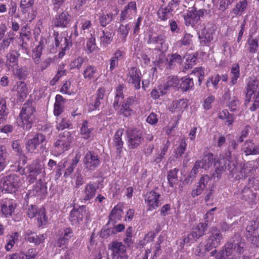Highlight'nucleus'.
Segmentation results:
<instances>
[{"label": "nucleus", "mask_w": 259, "mask_h": 259, "mask_svg": "<svg viewBox=\"0 0 259 259\" xmlns=\"http://www.w3.org/2000/svg\"><path fill=\"white\" fill-rule=\"evenodd\" d=\"M76 22H78V23H79L81 25V33L82 31L85 33L86 30H89L92 26L91 21L86 19L83 16H81Z\"/></svg>", "instance_id": "nucleus-58"}, {"label": "nucleus", "mask_w": 259, "mask_h": 259, "mask_svg": "<svg viewBox=\"0 0 259 259\" xmlns=\"http://www.w3.org/2000/svg\"><path fill=\"white\" fill-rule=\"evenodd\" d=\"M144 201L147 210L153 211L161 205V195L159 193L152 190L146 193L145 195Z\"/></svg>", "instance_id": "nucleus-13"}, {"label": "nucleus", "mask_w": 259, "mask_h": 259, "mask_svg": "<svg viewBox=\"0 0 259 259\" xmlns=\"http://www.w3.org/2000/svg\"><path fill=\"white\" fill-rule=\"evenodd\" d=\"M244 151L246 155L259 154V145H254L252 141H247L243 145Z\"/></svg>", "instance_id": "nucleus-35"}, {"label": "nucleus", "mask_w": 259, "mask_h": 259, "mask_svg": "<svg viewBox=\"0 0 259 259\" xmlns=\"http://www.w3.org/2000/svg\"><path fill=\"white\" fill-rule=\"evenodd\" d=\"M179 169L177 168H175L170 169L167 172V181L169 186L170 187H173L178 181V173Z\"/></svg>", "instance_id": "nucleus-46"}, {"label": "nucleus", "mask_w": 259, "mask_h": 259, "mask_svg": "<svg viewBox=\"0 0 259 259\" xmlns=\"http://www.w3.org/2000/svg\"><path fill=\"white\" fill-rule=\"evenodd\" d=\"M123 134V129L119 128L114 134L113 140V145L116 149V152L118 158L122 156L123 152L124 142L122 140V136Z\"/></svg>", "instance_id": "nucleus-22"}, {"label": "nucleus", "mask_w": 259, "mask_h": 259, "mask_svg": "<svg viewBox=\"0 0 259 259\" xmlns=\"http://www.w3.org/2000/svg\"><path fill=\"white\" fill-rule=\"evenodd\" d=\"M242 199L245 201H248L250 204L255 203L256 194L253 193L249 188H245L242 191Z\"/></svg>", "instance_id": "nucleus-44"}, {"label": "nucleus", "mask_w": 259, "mask_h": 259, "mask_svg": "<svg viewBox=\"0 0 259 259\" xmlns=\"http://www.w3.org/2000/svg\"><path fill=\"white\" fill-rule=\"evenodd\" d=\"M139 104L135 97L130 96L123 100L119 111V114L124 117L131 116L135 112V107Z\"/></svg>", "instance_id": "nucleus-11"}, {"label": "nucleus", "mask_w": 259, "mask_h": 259, "mask_svg": "<svg viewBox=\"0 0 259 259\" xmlns=\"http://www.w3.org/2000/svg\"><path fill=\"white\" fill-rule=\"evenodd\" d=\"M55 45L56 48L62 50V53L64 54L65 51L68 48V39L64 33H59L58 31H54Z\"/></svg>", "instance_id": "nucleus-24"}, {"label": "nucleus", "mask_w": 259, "mask_h": 259, "mask_svg": "<svg viewBox=\"0 0 259 259\" xmlns=\"http://www.w3.org/2000/svg\"><path fill=\"white\" fill-rule=\"evenodd\" d=\"M187 107V103L184 99L174 101L169 107L171 112H174L176 111H182Z\"/></svg>", "instance_id": "nucleus-47"}, {"label": "nucleus", "mask_w": 259, "mask_h": 259, "mask_svg": "<svg viewBox=\"0 0 259 259\" xmlns=\"http://www.w3.org/2000/svg\"><path fill=\"white\" fill-rule=\"evenodd\" d=\"M64 67L65 65L64 64L59 65L57 74L50 81L51 84L54 85L62 76L66 75V70L65 69Z\"/></svg>", "instance_id": "nucleus-60"}, {"label": "nucleus", "mask_w": 259, "mask_h": 259, "mask_svg": "<svg viewBox=\"0 0 259 259\" xmlns=\"http://www.w3.org/2000/svg\"><path fill=\"white\" fill-rule=\"evenodd\" d=\"M8 114V109L7 107L6 100L4 98H0V124L6 120Z\"/></svg>", "instance_id": "nucleus-45"}, {"label": "nucleus", "mask_w": 259, "mask_h": 259, "mask_svg": "<svg viewBox=\"0 0 259 259\" xmlns=\"http://www.w3.org/2000/svg\"><path fill=\"white\" fill-rule=\"evenodd\" d=\"M187 147V144L186 143V139L185 138H182L180 145L176 150V155L177 157L179 156L181 157L182 156V155L184 153Z\"/></svg>", "instance_id": "nucleus-64"}, {"label": "nucleus", "mask_w": 259, "mask_h": 259, "mask_svg": "<svg viewBox=\"0 0 259 259\" xmlns=\"http://www.w3.org/2000/svg\"><path fill=\"white\" fill-rule=\"evenodd\" d=\"M13 90L17 93V96L20 100L25 98L28 94L27 85L23 81L17 82Z\"/></svg>", "instance_id": "nucleus-30"}, {"label": "nucleus", "mask_w": 259, "mask_h": 259, "mask_svg": "<svg viewBox=\"0 0 259 259\" xmlns=\"http://www.w3.org/2000/svg\"><path fill=\"white\" fill-rule=\"evenodd\" d=\"M206 13L207 11L204 9L198 10L194 6L189 8L187 13L184 15L185 25L188 26L197 23Z\"/></svg>", "instance_id": "nucleus-7"}, {"label": "nucleus", "mask_w": 259, "mask_h": 259, "mask_svg": "<svg viewBox=\"0 0 259 259\" xmlns=\"http://www.w3.org/2000/svg\"><path fill=\"white\" fill-rule=\"evenodd\" d=\"M247 6V0H242L239 2L236 5L235 7L233 9V13L237 15H241Z\"/></svg>", "instance_id": "nucleus-53"}, {"label": "nucleus", "mask_w": 259, "mask_h": 259, "mask_svg": "<svg viewBox=\"0 0 259 259\" xmlns=\"http://www.w3.org/2000/svg\"><path fill=\"white\" fill-rule=\"evenodd\" d=\"M22 161V165H21L20 163L18 164L17 171L21 175L26 176V180L29 184L34 183L37 176L42 172H45V165L41 164L38 160L33 161L31 164L27 165L25 168H23V166L26 163L27 160L25 158H23Z\"/></svg>", "instance_id": "nucleus-2"}, {"label": "nucleus", "mask_w": 259, "mask_h": 259, "mask_svg": "<svg viewBox=\"0 0 259 259\" xmlns=\"http://www.w3.org/2000/svg\"><path fill=\"white\" fill-rule=\"evenodd\" d=\"M220 81V77L219 74L211 76L207 80L206 83V87L208 88L212 85L214 89L217 90L218 89V83Z\"/></svg>", "instance_id": "nucleus-62"}, {"label": "nucleus", "mask_w": 259, "mask_h": 259, "mask_svg": "<svg viewBox=\"0 0 259 259\" xmlns=\"http://www.w3.org/2000/svg\"><path fill=\"white\" fill-rule=\"evenodd\" d=\"M37 214V222L39 227L46 225L48 222V217L46 215V211L45 208L39 209V211Z\"/></svg>", "instance_id": "nucleus-50"}, {"label": "nucleus", "mask_w": 259, "mask_h": 259, "mask_svg": "<svg viewBox=\"0 0 259 259\" xmlns=\"http://www.w3.org/2000/svg\"><path fill=\"white\" fill-rule=\"evenodd\" d=\"M86 214L85 207L83 205L78 208L74 207L70 212L69 220L72 225H78L83 221Z\"/></svg>", "instance_id": "nucleus-21"}, {"label": "nucleus", "mask_w": 259, "mask_h": 259, "mask_svg": "<svg viewBox=\"0 0 259 259\" xmlns=\"http://www.w3.org/2000/svg\"><path fill=\"white\" fill-rule=\"evenodd\" d=\"M213 32L212 30H208L206 29L205 27L204 28L202 29L201 34L199 36L201 43L205 45L210 42L213 39Z\"/></svg>", "instance_id": "nucleus-39"}, {"label": "nucleus", "mask_w": 259, "mask_h": 259, "mask_svg": "<svg viewBox=\"0 0 259 259\" xmlns=\"http://www.w3.org/2000/svg\"><path fill=\"white\" fill-rule=\"evenodd\" d=\"M8 14L10 17L19 18V15L17 13V4L14 0H11L8 4Z\"/></svg>", "instance_id": "nucleus-61"}, {"label": "nucleus", "mask_w": 259, "mask_h": 259, "mask_svg": "<svg viewBox=\"0 0 259 259\" xmlns=\"http://www.w3.org/2000/svg\"><path fill=\"white\" fill-rule=\"evenodd\" d=\"M232 240L228 242L223 250L216 255V259H236V254H242L244 251L245 243L242 242L240 236H235Z\"/></svg>", "instance_id": "nucleus-3"}, {"label": "nucleus", "mask_w": 259, "mask_h": 259, "mask_svg": "<svg viewBox=\"0 0 259 259\" xmlns=\"http://www.w3.org/2000/svg\"><path fill=\"white\" fill-rule=\"evenodd\" d=\"M128 146L130 149H136L144 141L142 132L137 128L130 129L127 131Z\"/></svg>", "instance_id": "nucleus-15"}, {"label": "nucleus", "mask_w": 259, "mask_h": 259, "mask_svg": "<svg viewBox=\"0 0 259 259\" xmlns=\"http://www.w3.org/2000/svg\"><path fill=\"white\" fill-rule=\"evenodd\" d=\"M215 170L213 176L218 179L221 178L223 172L228 169H234L236 166L234 163H232L228 157H220L217 158L214 162Z\"/></svg>", "instance_id": "nucleus-10"}, {"label": "nucleus", "mask_w": 259, "mask_h": 259, "mask_svg": "<svg viewBox=\"0 0 259 259\" xmlns=\"http://www.w3.org/2000/svg\"><path fill=\"white\" fill-rule=\"evenodd\" d=\"M70 20V15L67 11H64L55 15L52 19V24L55 27L66 28L69 25Z\"/></svg>", "instance_id": "nucleus-20"}, {"label": "nucleus", "mask_w": 259, "mask_h": 259, "mask_svg": "<svg viewBox=\"0 0 259 259\" xmlns=\"http://www.w3.org/2000/svg\"><path fill=\"white\" fill-rule=\"evenodd\" d=\"M97 189L98 187L93 183L90 182L88 183L83 191V200L88 201L93 199L95 196Z\"/></svg>", "instance_id": "nucleus-32"}, {"label": "nucleus", "mask_w": 259, "mask_h": 259, "mask_svg": "<svg viewBox=\"0 0 259 259\" xmlns=\"http://www.w3.org/2000/svg\"><path fill=\"white\" fill-rule=\"evenodd\" d=\"M245 105L249 104L252 97L259 92V82L254 76L249 77L246 80Z\"/></svg>", "instance_id": "nucleus-9"}, {"label": "nucleus", "mask_w": 259, "mask_h": 259, "mask_svg": "<svg viewBox=\"0 0 259 259\" xmlns=\"http://www.w3.org/2000/svg\"><path fill=\"white\" fill-rule=\"evenodd\" d=\"M101 163L99 155L94 151H88L83 158L84 169L87 171L95 170Z\"/></svg>", "instance_id": "nucleus-8"}, {"label": "nucleus", "mask_w": 259, "mask_h": 259, "mask_svg": "<svg viewBox=\"0 0 259 259\" xmlns=\"http://www.w3.org/2000/svg\"><path fill=\"white\" fill-rule=\"evenodd\" d=\"M137 9L135 2H131L124 7L120 13V21L123 22L127 19H131L136 14Z\"/></svg>", "instance_id": "nucleus-25"}, {"label": "nucleus", "mask_w": 259, "mask_h": 259, "mask_svg": "<svg viewBox=\"0 0 259 259\" xmlns=\"http://www.w3.org/2000/svg\"><path fill=\"white\" fill-rule=\"evenodd\" d=\"M74 236L72 229L70 227L65 228L60 231L59 238L55 242V245L58 247L67 248L68 243Z\"/></svg>", "instance_id": "nucleus-19"}, {"label": "nucleus", "mask_w": 259, "mask_h": 259, "mask_svg": "<svg viewBox=\"0 0 259 259\" xmlns=\"http://www.w3.org/2000/svg\"><path fill=\"white\" fill-rule=\"evenodd\" d=\"M123 210L121 206L116 205L114 207L109 215V219L111 221L116 222L121 219Z\"/></svg>", "instance_id": "nucleus-43"}, {"label": "nucleus", "mask_w": 259, "mask_h": 259, "mask_svg": "<svg viewBox=\"0 0 259 259\" xmlns=\"http://www.w3.org/2000/svg\"><path fill=\"white\" fill-rule=\"evenodd\" d=\"M93 130V127L89 125L87 120L83 121L80 129L81 137L84 140L89 139L92 136Z\"/></svg>", "instance_id": "nucleus-34"}, {"label": "nucleus", "mask_w": 259, "mask_h": 259, "mask_svg": "<svg viewBox=\"0 0 259 259\" xmlns=\"http://www.w3.org/2000/svg\"><path fill=\"white\" fill-rule=\"evenodd\" d=\"M70 125V123L66 118L57 117L56 126L58 130H63L65 128H69Z\"/></svg>", "instance_id": "nucleus-57"}, {"label": "nucleus", "mask_w": 259, "mask_h": 259, "mask_svg": "<svg viewBox=\"0 0 259 259\" xmlns=\"http://www.w3.org/2000/svg\"><path fill=\"white\" fill-rule=\"evenodd\" d=\"M114 34L112 32L103 30L102 34L100 37V43L101 47H107L113 40Z\"/></svg>", "instance_id": "nucleus-38"}, {"label": "nucleus", "mask_w": 259, "mask_h": 259, "mask_svg": "<svg viewBox=\"0 0 259 259\" xmlns=\"http://www.w3.org/2000/svg\"><path fill=\"white\" fill-rule=\"evenodd\" d=\"M19 234L18 232L13 233L10 236L5 245V249L7 251L11 250L14 244L18 241Z\"/></svg>", "instance_id": "nucleus-56"}, {"label": "nucleus", "mask_w": 259, "mask_h": 259, "mask_svg": "<svg viewBox=\"0 0 259 259\" xmlns=\"http://www.w3.org/2000/svg\"><path fill=\"white\" fill-rule=\"evenodd\" d=\"M172 4H168L164 8L161 7L157 11V14L159 19L161 21H166L172 16L173 9Z\"/></svg>", "instance_id": "nucleus-29"}, {"label": "nucleus", "mask_w": 259, "mask_h": 259, "mask_svg": "<svg viewBox=\"0 0 259 259\" xmlns=\"http://www.w3.org/2000/svg\"><path fill=\"white\" fill-rule=\"evenodd\" d=\"M17 206L16 203L13 199L6 198L3 200L1 204V211L5 217H9L14 212Z\"/></svg>", "instance_id": "nucleus-23"}, {"label": "nucleus", "mask_w": 259, "mask_h": 259, "mask_svg": "<svg viewBox=\"0 0 259 259\" xmlns=\"http://www.w3.org/2000/svg\"><path fill=\"white\" fill-rule=\"evenodd\" d=\"M20 56L19 50H13L6 55V63L10 66L18 65V59Z\"/></svg>", "instance_id": "nucleus-37"}, {"label": "nucleus", "mask_w": 259, "mask_h": 259, "mask_svg": "<svg viewBox=\"0 0 259 259\" xmlns=\"http://www.w3.org/2000/svg\"><path fill=\"white\" fill-rule=\"evenodd\" d=\"M142 75L141 70L137 67H132L127 69L126 79L129 84L134 86L135 90L141 88Z\"/></svg>", "instance_id": "nucleus-17"}, {"label": "nucleus", "mask_w": 259, "mask_h": 259, "mask_svg": "<svg viewBox=\"0 0 259 259\" xmlns=\"http://www.w3.org/2000/svg\"><path fill=\"white\" fill-rule=\"evenodd\" d=\"M223 239V236L219 229L212 228L209 232V237L206 240V243L204 245L206 251H209L213 248H217Z\"/></svg>", "instance_id": "nucleus-14"}, {"label": "nucleus", "mask_w": 259, "mask_h": 259, "mask_svg": "<svg viewBox=\"0 0 259 259\" xmlns=\"http://www.w3.org/2000/svg\"><path fill=\"white\" fill-rule=\"evenodd\" d=\"M113 14L111 13L108 14H102L99 18V23L101 26L105 27L113 20Z\"/></svg>", "instance_id": "nucleus-59"}, {"label": "nucleus", "mask_w": 259, "mask_h": 259, "mask_svg": "<svg viewBox=\"0 0 259 259\" xmlns=\"http://www.w3.org/2000/svg\"><path fill=\"white\" fill-rule=\"evenodd\" d=\"M246 167H249V168H251V169H244V172L247 176H251L249 175V173L252 171L255 170L259 167V157L255 160L251 161H249L246 164Z\"/></svg>", "instance_id": "nucleus-63"}, {"label": "nucleus", "mask_w": 259, "mask_h": 259, "mask_svg": "<svg viewBox=\"0 0 259 259\" xmlns=\"http://www.w3.org/2000/svg\"><path fill=\"white\" fill-rule=\"evenodd\" d=\"M72 141L73 138L70 132L64 131L60 134L54 143L53 152L54 155L59 156L68 150L70 148Z\"/></svg>", "instance_id": "nucleus-4"}, {"label": "nucleus", "mask_w": 259, "mask_h": 259, "mask_svg": "<svg viewBox=\"0 0 259 259\" xmlns=\"http://www.w3.org/2000/svg\"><path fill=\"white\" fill-rule=\"evenodd\" d=\"M130 27L128 24L124 25L121 24L118 29V35L119 39L122 42H125L126 41V37L128 35Z\"/></svg>", "instance_id": "nucleus-55"}, {"label": "nucleus", "mask_w": 259, "mask_h": 259, "mask_svg": "<svg viewBox=\"0 0 259 259\" xmlns=\"http://www.w3.org/2000/svg\"><path fill=\"white\" fill-rule=\"evenodd\" d=\"M82 74L84 79L88 81H96L99 77L97 67L93 65H88L84 67Z\"/></svg>", "instance_id": "nucleus-27"}, {"label": "nucleus", "mask_w": 259, "mask_h": 259, "mask_svg": "<svg viewBox=\"0 0 259 259\" xmlns=\"http://www.w3.org/2000/svg\"><path fill=\"white\" fill-rule=\"evenodd\" d=\"M207 224L206 223H199L196 227L194 228L192 232L184 238V243H191L196 241L200 237L202 236L205 231L207 230Z\"/></svg>", "instance_id": "nucleus-18"}, {"label": "nucleus", "mask_w": 259, "mask_h": 259, "mask_svg": "<svg viewBox=\"0 0 259 259\" xmlns=\"http://www.w3.org/2000/svg\"><path fill=\"white\" fill-rule=\"evenodd\" d=\"M35 103L32 100H28L22 106L19 115V125L24 130H30L36 120Z\"/></svg>", "instance_id": "nucleus-1"}, {"label": "nucleus", "mask_w": 259, "mask_h": 259, "mask_svg": "<svg viewBox=\"0 0 259 259\" xmlns=\"http://www.w3.org/2000/svg\"><path fill=\"white\" fill-rule=\"evenodd\" d=\"M7 153L4 146H0V172L2 171L7 165Z\"/></svg>", "instance_id": "nucleus-52"}, {"label": "nucleus", "mask_w": 259, "mask_h": 259, "mask_svg": "<svg viewBox=\"0 0 259 259\" xmlns=\"http://www.w3.org/2000/svg\"><path fill=\"white\" fill-rule=\"evenodd\" d=\"M179 83V88L183 92H187L189 90L193 89L194 82L192 78H190L189 76H185L182 77L180 80Z\"/></svg>", "instance_id": "nucleus-36"}, {"label": "nucleus", "mask_w": 259, "mask_h": 259, "mask_svg": "<svg viewBox=\"0 0 259 259\" xmlns=\"http://www.w3.org/2000/svg\"><path fill=\"white\" fill-rule=\"evenodd\" d=\"M217 158L213 157V155L211 153H209L202 159L201 161L202 163V168L207 169L212 165V163H214L216 160Z\"/></svg>", "instance_id": "nucleus-49"}, {"label": "nucleus", "mask_w": 259, "mask_h": 259, "mask_svg": "<svg viewBox=\"0 0 259 259\" xmlns=\"http://www.w3.org/2000/svg\"><path fill=\"white\" fill-rule=\"evenodd\" d=\"M100 49L96 44L95 35L91 34V37L87 38L85 50L88 54L97 53Z\"/></svg>", "instance_id": "nucleus-33"}, {"label": "nucleus", "mask_w": 259, "mask_h": 259, "mask_svg": "<svg viewBox=\"0 0 259 259\" xmlns=\"http://www.w3.org/2000/svg\"><path fill=\"white\" fill-rule=\"evenodd\" d=\"M180 82V80L179 79L177 76H171L167 78L166 82L164 84V90L167 91L170 87H178Z\"/></svg>", "instance_id": "nucleus-54"}, {"label": "nucleus", "mask_w": 259, "mask_h": 259, "mask_svg": "<svg viewBox=\"0 0 259 259\" xmlns=\"http://www.w3.org/2000/svg\"><path fill=\"white\" fill-rule=\"evenodd\" d=\"M259 219L256 218L254 221H250L246 227L247 235H253L258 233Z\"/></svg>", "instance_id": "nucleus-48"}, {"label": "nucleus", "mask_w": 259, "mask_h": 259, "mask_svg": "<svg viewBox=\"0 0 259 259\" xmlns=\"http://www.w3.org/2000/svg\"><path fill=\"white\" fill-rule=\"evenodd\" d=\"M23 236L26 241L34 243L35 245H38L44 242L45 239L44 234L37 235L35 232L30 230L25 231Z\"/></svg>", "instance_id": "nucleus-26"}, {"label": "nucleus", "mask_w": 259, "mask_h": 259, "mask_svg": "<svg viewBox=\"0 0 259 259\" xmlns=\"http://www.w3.org/2000/svg\"><path fill=\"white\" fill-rule=\"evenodd\" d=\"M147 43L148 45H152L154 47V50L160 52L161 55L168 49V45L166 43V37L164 33L149 35Z\"/></svg>", "instance_id": "nucleus-6"}, {"label": "nucleus", "mask_w": 259, "mask_h": 259, "mask_svg": "<svg viewBox=\"0 0 259 259\" xmlns=\"http://www.w3.org/2000/svg\"><path fill=\"white\" fill-rule=\"evenodd\" d=\"M106 89L104 87L99 88L95 94V101L92 103L93 110L99 109L105 97Z\"/></svg>", "instance_id": "nucleus-31"}, {"label": "nucleus", "mask_w": 259, "mask_h": 259, "mask_svg": "<svg viewBox=\"0 0 259 259\" xmlns=\"http://www.w3.org/2000/svg\"><path fill=\"white\" fill-rule=\"evenodd\" d=\"M74 82L72 80L68 79L65 81L60 89V92L63 94L71 95L75 93Z\"/></svg>", "instance_id": "nucleus-40"}, {"label": "nucleus", "mask_w": 259, "mask_h": 259, "mask_svg": "<svg viewBox=\"0 0 259 259\" xmlns=\"http://www.w3.org/2000/svg\"><path fill=\"white\" fill-rule=\"evenodd\" d=\"M108 249L111 251L112 259H128L126 246L122 242L113 241L109 245Z\"/></svg>", "instance_id": "nucleus-16"}, {"label": "nucleus", "mask_w": 259, "mask_h": 259, "mask_svg": "<svg viewBox=\"0 0 259 259\" xmlns=\"http://www.w3.org/2000/svg\"><path fill=\"white\" fill-rule=\"evenodd\" d=\"M47 193V187L43 184L41 180H40L39 182L36 183L33 189L29 191L26 196L30 195L31 196H38L40 198H42Z\"/></svg>", "instance_id": "nucleus-28"}, {"label": "nucleus", "mask_w": 259, "mask_h": 259, "mask_svg": "<svg viewBox=\"0 0 259 259\" xmlns=\"http://www.w3.org/2000/svg\"><path fill=\"white\" fill-rule=\"evenodd\" d=\"M21 12L27 21L29 22L34 20L37 15L36 9L34 7L21 10Z\"/></svg>", "instance_id": "nucleus-42"}, {"label": "nucleus", "mask_w": 259, "mask_h": 259, "mask_svg": "<svg viewBox=\"0 0 259 259\" xmlns=\"http://www.w3.org/2000/svg\"><path fill=\"white\" fill-rule=\"evenodd\" d=\"M21 185V179L15 174L4 176L0 181V188L3 192L6 193H12L16 192Z\"/></svg>", "instance_id": "nucleus-5"}, {"label": "nucleus", "mask_w": 259, "mask_h": 259, "mask_svg": "<svg viewBox=\"0 0 259 259\" xmlns=\"http://www.w3.org/2000/svg\"><path fill=\"white\" fill-rule=\"evenodd\" d=\"M46 142V136L45 135L40 133H36L28 140L26 145V149L31 153H35L39 147L44 149Z\"/></svg>", "instance_id": "nucleus-12"}, {"label": "nucleus", "mask_w": 259, "mask_h": 259, "mask_svg": "<svg viewBox=\"0 0 259 259\" xmlns=\"http://www.w3.org/2000/svg\"><path fill=\"white\" fill-rule=\"evenodd\" d=\"M246 45L248 46V51L249 53L254 54L257 52L258 48V40L257 38H254L250 36L247 41Z\"/></svg>", "instance_id": "nucleus-51"}, {"label": "nucleus", "mask_w": 259, "mask_h": 259, "mask_svg": "<svg viewBox=\"0 0 259 259\" xmlns=\"http://www.w3.org/2000/svg\"><path fill=\"white\" fill-rule=\"evenodd\" d=\"M43 45V41L40 40L39 44L33 50L32 58L36 64H38L40 63V57L44 49Z\"/></svg>", "instance_id": "nucleus-41"}]
</instances>
